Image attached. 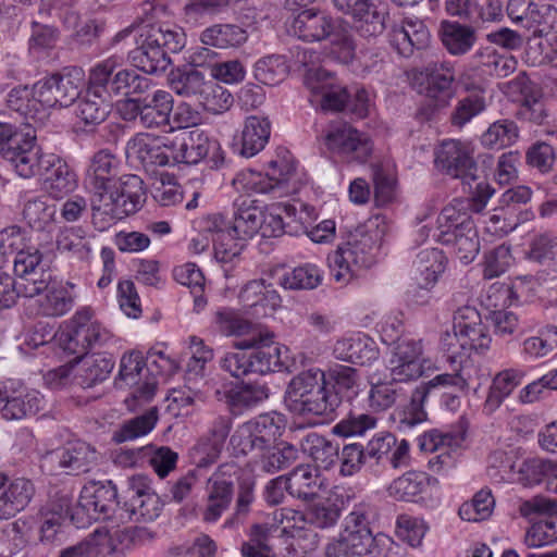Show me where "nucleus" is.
Segmentation results:
<instances>
[{"instance_id":"bf43d9fd","label":"nucleus","mask_w":557,"mask_h":557,"mask_svg":"<svg viewBox=\"0 0 557 557\" xmlns=\"http://www.w3.org/2000/svg\"><path fill=\"white\" fill-rule=\"evenodd\" d=\"M233 496V484L226 481H214L209 488L208 506L203 519L208 522L218 520L225 510Z\"/></svg>"},{"instance_id":"a211bd4d","label":"nucleus","mask_w":557,"mask_h":557,"mask_svg":"<svg viewBox=\"0 0 557 557\" xmlns=\"http://www.w3.org/2000/svg\"><path fill=\"white\" fill-rule=\"evenodd\" d=\"M388 41L399 55L409 58L428 46L430 32L421 20L407 17L392 27Z\"/></svg>"},{"instance_id":"6e6d98bb","label":"nucleus","mask_w":557,"mask_h":557,"mask_svg":"<svg viewBox=\"0 0 557 557\" xmlns=\"http://www.w3.org/2000/svg\"><path fill=\"white\" fill-rule=\"evenodd\" d=\"M119 81L116 97L123 99H139L154 86L152 79L139 74L137 69L123 67Z\"/></svg>"},{"instance_id":"e2e57ef3","label":"nucleus","mask_w":557,"mask_h":557,"mask_svg":"<svg viewBox=\"0 0 557 557\" xmlns=\"http://www.w3.org/2000/svg\"><path fill=\"white\" fill-rule=\"evenodd\" d=\"M376 424L377 419L370 413L349 412L332 428V433L341 437L361 436Z\"/></svg>"},{"instance_id":"cd10ccee","label":"nucleus","mask_w":557,"mask_h":557,"mask_svg":"<svg viewBox=\"0 0 557 557\" xmlns=\"http://www.w3.org/2000/svg\"><path fill=\"white\" fill-rule=\"evenodd\" d=\"M75 102V116L84 125V131L87 133L95 132L97 126L102 124L111 112V103L88 87L85 94L79 95Z\"/></svg>"},{"instance_id":"412c9836","label":"nucleus","mask_w":557,"mask_h":557,"mask_svg":"<svg viewBox=\"0 0 557 557\" xmlns=\"http://www.w3.org/2000/svg\"><path fill=\"white\" fill-rule=\"evenodd\" d=\"M35 495L33 482L25 478L10 481L0 473V520H8L22 511Z\"/></svg>"},{"instance_id":"a878e982","label":"nucleus","mask_w":557,"mask_h":557,"mask_svg":"<svg viewBox=\"0 0 557 557\" xmlns=\"http://www.w3.org/2000/svg\"><path fill=\"white\" fill-rule=\"evenodd\" d=\"M438 242L450 247L456 257L466 264L473 261L480 251L474 222H468L458 230L441 231Z\"/></svg>"},{"instance_id":"e433bc0d","label":"nucleus","mask_w":557,"mask_h":557,"mask_svg":"<svg viewBox=\"0 0 557 557\" xmlns=\"http://www.w3.org/2000/svg\"><path fill=\"white\" fill-rule=\"evenodd\" d=\"M440 32L444 47L454 55L466 54L476 41L475 28L472 24L443 21Z\"/></svg>"},{"instance_id":"69168bd1","label":"nucleus","mask_w":557,"mask_h":557,"mask_svg":"<svg viewBox=\"0 0 557 557\" xmlns=\"http://www.w3.org/2000/svg\"><path fill=\"white\" fill-rule=\"evenodd\" d=\"M486 109V100L484 91L480 89L461 98L451 113L450 121L453 125L462 127L474 116L479 115Z\"/></svg>"},{"instance_id":"dca6fc26","label":"nucleus","mask_w":557,"mask_h":557,"mask_svg":"<svg viewBox=\"0 0 557 557\" xmlns=\"http://www.w3.org/2000/svg\"><path fill=\"white\" fill-rule=\"evenodd\" d=\"M282 305V298L272 284L264 280L246 283V320L250 323H264L273 318Z\"/></svg>"},{"instance_id":"1a4fd4ad","label":"nucleus","mask_w":557,"mask_h":557,"mask_svg":"<svg viewBox=\"0 0 557 557\" xmlns=\"http://www.w3.org/2000/svg\"><path fill=\"white\" fill-rule=\"evenodd\" d=\"M281 349L274 345V333L265 323L246 320V376L264 375L281 368Z\"/></svg>"},{"instance_id":"de8ad7c7","label":"nucleus","mask_w":557,"mask_h":557,"mask_svg":"<svg viewBox=\"0 0 557 557\" xmlns=\"http://www.w3.org/2000/svg\"><path fill=\"white\" fill-rule=\"evenodd\" d=\"M339 537L349 547L352 555L364 556L371 555L377 557L381 555L379 545L385 540H388L386 535L382 533L373 534L372 531H342Z\"/></svg>"},{"instance_id":"20e7f679","label":"nucleus","mask_w":557,"mask_h":557,"mask_svg":"<svg viewBox=\"0 0 557 557\" xmlns=\"http://www.w3.org/2000/svg\"><path fill=\"white\" fill-rule=\"evenodd\" d=\"M146 200L144 181L135 174L121 175L106 193L103 201H92V223L104 230L115 220L136 213Z\"/></svg>"},{"instance_id":"423d86ee","label":"nucleus","mask_w":557,"mask_h":557,"mask_svg":"<svg viewBox=\"0 0 557 557\" xmlns=\"http://www.w3.org/2000/svg\"><path fill=\"white\" fill-rule=\"evenodd\" d=\"M173 102L169 91L158 89L139 99H122L116 109L125 122L136 123L145 128H159L170 124Z\"/></svg>"},{"instance_id":"f704fd0d","label":"nucleus","mask_w":557,"mask_h":557,"mask_svg":"<svg viewBox=\"0 0 557 557\" xmlns=\"http://www.w3.org/2000/svg\"><path fill=\"white\" fill-rule=\"evenodd\" d=\"M230 429L228 422L220 418L210 431V436L198 442L193 455L198 468H207L218 460Z\"/></svg>"},{"instance_id":"ddd939ff","label":"nucleus","mask_w":557,"mask_h":557,"mask_svg":"<svg viewBox=\"0 0 557 557\" xmlns=\"http://www.w3.org/2000/svg\"><path fill=\"white\" fill-rule=\"evenodd\" d=\"M326 148L347 161L364 162L372 151L369 139L348 124L332 125L324 136Z\"/></svg>"},{"instance_id":"393cba45","label":"nucleus","mask_w":557,"mask_h":557,"mask_svg":"<svg viewBox=\"0 0 557 557\" xmlns=\"http://www.w3.org/2000/svg\"><path fill=\"white\" fill-rule=\"evenodd\" d=\"M81 494L83 504L91 507L92 515L102 521L111 519L120 505L117 490L112 481L90 482L82 488Z\"/></svg>"},{"instance_id":"b1692460","label":"nucleus","mask_w":557,"mask_h":557,"mask_svg":"<svg viewBox=\"0 0 557 557\" xmlns=\"http://www.w3.org/2000/svg\"><path fill=\"white\" fill-rule=\"evenodd\" d=\"M251 206L246 208V237L252 238L260 234L263 238L276 237L283 233V218L276 210L280 207L267 209L258 206L257 200L251 201Z\"/></svg>"},{"instance_id":"0eeeda50","label":"nucleus","mask_w":557,"mask_h":557,"mask_svg":"<svg viewBox=\"0 0 557 557\" xmlns=\"http://www.w3.org/2000/svg\"><path fill=\"white\" fill-rule=\"evenodd\" d=\"M85 72L81 66H66L33 85V97L48 108H67L82 94Z\"/></svg>"},{"instance_id":"338daca9","label":"nucleus","mask_w":557,"mask_h":557,"mask_svg":"<svg viewBox=\"0 0 557 557\" xmlns=\"http://www.w3.org/2000/svg\"><path fill=\"white\" fill-rule=\"evenodd\" d=\"M474 57L490 75L496 77H507L517 67V60L512 55H502L491 48L476 51Z\"/></svg>"},{"instance_id":"4d7b16f0","label":"nucleus","mask_w":557,"mask_h":557,"mask_svg":"<svg viewBox=\"0 0 557 557\" xmlns=\"http://www.w3.org/2000/svg\"><path fill=\"white\" fill-rule=\"evenodd\" d=\"M271 134V125L267 117H246V158H250L264 149Z\"/></svg>"},{"instance_id":"a18cd8bd","label":"nucleus","mask_w":557,"mask_h":557,"mask_svg":"<svg viewBox=\"0 0 557 557\" xmlns=\"http://www.w3.org/2000/svg\"><path fill=\"white\" fill-rule=\"evenodd\" d=\"M334 355L339 360L363 366L377 358V350L360 337L344 338L336 342Z\"/></svg>"},{"instance_id":"6ab92c4d","label":"nucleus","mask_w":557,"mask_h":557,"mask_svg":"<svg viewBox=\"0 0 557 557\" xmlns=\"http://www.w3.org/2000/svg\"><path fill=\"white\" fill-rule=\"evenodd\" d=\"M425 79V96L430 99L446 102L451 97V85L455 81L454 65L445 60H430L425 65L414 70Z\"/></svg>"},{"instance_id":"a19ab883","label":"nucleus","mask_w":557,"mask_h":557,"mask_svg":"<svg viewBox=\"0 0 557 557\" xmlns=\"http://www.w3.org/2000/svg\"><path fill=\"white\" fill-rule=\"evenodd\" d=\"M115 360L110 354H95L84 359L78 383L84 388H90L106 381L112 372Z\"/></svg>"},{"instance_id":"f3484780","label":"nucleus","mask_w":557,"mask_h":557,"mask_svg":"<svg viewBox=\"0 0 557 557\" xmlns=\"http://www.w3.org/2000/svg\"><path fill=\"white\" fill-rule=\"evenodd\" d=\"M363 448L368 461L374 465H380L386 459L393 469L409 466V443L406 440L398 442L396 436L389 432L376 433Z\"/></svg>"},{"instance_id":"f03ea898","label":"nucleus","mask_w":557,"mask_h":557,"mask_svg":"<svg viewBox=\"0 0 557 557\" xmlns=\"http://www.w3.org/2000/svg\"><path fill=\"white\" fill-rule=\"evenodd\" d=\"M136 45L129 52L133 65L147 74H157L172 63L170 53H176L185 46V35L169 26L147 24L139 27Z\"/></svg>"},{"instance_id":"f8f14e48","label":"nucleus","mask_w":557,"mask_h":557,"mask_svg":"<svg viewBox=\"0 0 557 557\" xmlns=\"http://www.w3.org/2000/svg\"><path fill=\"white\" fill-rule=\"evenodd\" d=\"M123 508L128 518L136 522L153 521L160 516L163 503L150 486L146 475H134L128 480Z\"/></svg>"},{"instance_id":"c9c22d12","label":"nucleus","mask_w":557,"mask_h":557,"mask_svg":"<svg viewBox=\"0 0 557 557\" xmlns=\"http://www.w3.org/2000/svg\"><path fill=\"white\" fill-rule=\"evenodd\" d=\"M287 492L299 499H312L324 485L319 470L309 465L296 467L287 475Z\"/></svg>"},{"instance_id":"4be33fe9","label":"nucleus","mask_w":557,"mask_h":557,"mask_svg":"<svg viewBox=\"0 0 557 557\" xmlns=\"http://www.w3.org/2000/svg\"><path fill=\"white\" fill-rule=\"evenodd\" d=\"M244 356L239 352H227L221 361V367L228 372L234 381L222 385V393L232 416L238 417L244 412ZM218 394H221L218 391Z\"/></svg>"},{"instance_id":"7c9ffc66","label":"nucleus","mask_w":557,"mask_h":557,"mask_svg":"<svg viewBox=\"0 0 557 557\" xmlns=\"http://www.w3.org/2000/svg\"><path fill=\"white\" fill-rule=\"evenodd\" d=\"M350 16L352 18V28L361 37L369 39L383 34L388 12L377 0H370Z\"/></svg>"},{"instance_id":"5fc2aeb1","label":"nucleus","mask_w":557,"mask_h":557,"mask_svg":"<svg viewBox=\"0 0 557 557\" xmlns=\"http://www.w3.org/2000/svg\"><path fill=\"white\" fill-rule=\"evenodd\" d=\"M157 421L158 409L152 407L145 413L125 421L121 428L114 432L113 440L116 443H123L144 436L154 428Z\"/></svg>"},{"instance_id":"473e14b6","label":"nucleus","mask_w":557,"mask_h":557,"mask_svg":"<svg viewBox=\"0 0 557 557\" xmlns=\"http://www.w3.org/2000/svg\"><path fill=\"white\" fill-rule=\"evenodd\" d=\"M342 400L338 394L331 388H327L325 380L318 385L306 398L300 403H296L293 413L314 414L330 417L341 405Z\"/></svg>"},{"instance_id":"f257e3e1","label":"nucleus","mask_w":557,"mask_h":557,"mask_svg":"<svg viewBox=\"0 0 557 557\" xmlns=\"http://www.w3.org/2000/svg\"><path fill=\"white\" fill-rule=\"evenodd\" d=\"M289 33L304 41L327 40L324 54L331 61L349 64L356 55V42L349 26L326 13L304 10L292 22Z\"/></svg>"},{"instance_id":"4c0bfd02","label":"nucleus","mask_w":557,"mask_h":557,"mask_svg":"<svg viewBox=\"0 0 557 557\" xmlns=\"http://www.w3.org/2000/svg\"><path fill=\"white\" fill-rule=\"evenodd\" d=\"M170 86L173 91L182 97L199 98L208 85L205 75L190 65H183L171 71L169 75Z\"/></svg>"},{"instance_id":"680f3d73","label":"nucleus","mask_w":557,"mask_h":557,"mask_svg":"<svg viewBox=\"0 0 557 557\" xmlns=\"http://www.w3.org/2000/svg\"><path fill=\"white\" fill-rule=\"evenodd\" d=\"M214 256L220 262L240 260L244 245L240 243L237 224L230 226L226 232H221L214 239Z\"/></svg>"},{"instance_id":"13d9d810","label":"nucleus","mask_w":557,"mask_h":557,"mask_svg":"<svg viewBox=\"0 0 557 557\" xmlns=\"http://www.w3.org/2000/svg\"><path fill=\"white\" fill-rule=\"evenodd\" d=\"M495 505L492 492L487 488H482L470 502L463 503L459 508V516L462 520L469 522H479L487 519Z\"/></svg>"},{"instance_id":"4468645a","label":"nucleus","mask_w":557,"mask_h":557,"mask_svg":"<svg viewBox=\"0 0 557 557\" xmlns=\"http://www.w3.org/2000/svg\"><path fill=\"white\" fill-rule=\"evenodd\" d=\"M270 171L263 175L253 170L246 174V189L256 193L280 191V196L287 195L296 189L295 183L290 186L296 175V168L292 160L282 159L270 163Z\"/></svg>"},{"instance_id":"052dcab7","label":"nucleus","mask_w":557,"mask_h":557,"mask_svg":"<svg viewBox=\"0 0 557 557\" xmlns=\"http://www.w3.org/2000/svg\"><path fill=\"white\" fill-rule=\"evenodd\" d=\"M288 73V66L281 55H269L260 59L253 66L255 78L263 85H276Z\"/></svg>"},{"instance_id":"9d476101","label":"nucleus","mask_w":557,"mask_h":557,"mask_svg":"<svg viewBox=\"0 0 557 557\" xmlns=\"http://www.w3.org/2000/svg\"><path fill=\"white\" fill-rule=\"evenodd\" d=\"M435 165L441 172L459 178L465 185L471 186L479 178L472 150L460 140H444L435 150Z\"/></svg>"},{"instance_id":"09e8293b","label":"nucleus","mask_w":557,"mask_h":557,"mask_svg":"<svg viewBox=\"0 0 557 557\" xmlns=\"http://www.w3.org/2000/svg\"><path fill=\"white\" fill-rule=\"evenodd\" d=\"M54 160V154L42 153L41 148L36 144L33 148L26 149L23 154L11 160L10 163L21 177L30 178L36 175L40 176Z\"/></svg>"},{"instance_id":"5701e85b","label":"nucleus","mask_w":557,"mask_h":557,"mask_svg":"<svg viewBox=\"0 0 557 557\" xmlns=\"http://www.w3.org/2000/svg\"><path fill=\"white\" fill-rule=\"evenodd\" d=\"M41 399L34 392L12 386L0 388V412L7 420H21L34 416L40 408Z\"/></svg>"},{"instance_id":"72a5a7b5","label":"nucleus","mask_w":557,"mask_h":557,"mask_svg":"<svg viewBox=\"0 0 557 557\" xmlns=\"http://www.w3.org/2000/svg\"><path fill=\"white\" fill-rule=\"evenodd\" d=\"M344 510V499L326 497L319 499L301 512V521L321 530L334 528Z\"/></svg>"},{"instance_id":"ea45409f","label":"nucleus","mask_w":557,"mask_h":557,"mask_svg":"<svg viewBox=\"0 0 557 557\" xmlns=\"http://www.w3.org/2000/svg\"><path fill=\"white\" fill-rule=\"evenodd\" d=\"M300 448L318 467L325 470L332 468L338 459V445L314 432L301 440Z\"/></svg>"},{"instance_id":"58836bf2","label":"nucleus","mask_w":557,"mask_h":557,"mask_svg":"<svg viewBox=\"0 0 557 557\" xmlns=\"http://www.w3.org/2000/svg\"><path fill=\"white\" fill-rule=\"evenodd\" d=\"M431 478L422 471L410 470L393 480L387 493L396 500L416 502L430 485Z\"/></svg>"},{"instance_id":"2eb2a0df","label":"nucleus","mask_w":557,"mask_h":557,"mask_svg":"<svg viewBox=\"0 0 557 557\" xmlns=\"http://www.w3.org/2000/svg\"><path fill=\"white\" fill-rule=\"evenodd\" d=\"M120 161L109 149L95 152L86 171L85 183L92 191V201H103L106 193L120 177Z\"/></svg>"},{"instance_id":"37998d69","label":"nucleus","mask_w":557,"mask_h":557,"mask_svg":"<svg viewBox=\"0 0 557 557\" xmlns=\"http://www.w3.org/2000/svg\"><path fill=\"white\" fill-rule=\"evenodd\" d=\"M128 156H135L144 166H165L170 164V154L156 140L148 141L145 137L136 136L126 145Z\"/></svg>"},{"instance_id":"39448f33","label":"nucleus","mask_w":557,"mask_h":557,"mask_svg":"<svg viewBox=\"0 0 557 557\" xmlns=\"http://www.w3.org/2000/svg\"><path fill=\"white\" fill-rule=\"evenodd\" d=\"M474 368L470 361H459V368L454 373L438 374L428 383L414 388L409 404L399 411V430H411L418 424L426 421L428 413L424 410V403L431 391L438 386L451 387L456 392H465L469 388Z\"/></svg>"},{"instance_id":"7ed1b4c3","label":"nucleus","mask_w":557,"mask_h":557,"mask_svg":"<svg viewBox=\"0 0 557 557\" xmlns=\"http://www.w3.org/2000/svg\"><path fill=\"white\" fill-rule=\"evenodd\" d=\"M379 248V232L367 225L357 226L349 232L346 242L327 257L333 278L342 285L348 284L357 270L368 269L376 262Z\"/></svg>"},{"instance_id":"49530a36","label":"nucleus","mask_w":557,"mask_h":557,"mask_svg":"<svg viewBox=\"0 0 557 557\" xmlns=\"http://www.w3.org/2000/svg\"><path fill=\"white\" fill-rule=\"evenodd\" d=\"M323 281L322 270L313 263H305L286 272L280 280L281 286L290 290L314 289Z\"/></svg>"},{"instance_id":"bb28decb","label":"nucleus","mask_w":557,"mask_h":557,"mask_svg":"<svg viewBox=\"0 0 557 557\" xmlns=\"http://www.w3.org/2000/svg\"><path fill=\"white\" fill-rule=\"evenodd\" d=\"M40 177L42 180V189L49 197L55 200L67 197L77 187L75 172L58 157H55L53 162H50L49 169L44 170Z\"/></svg>"},{"instance_id":"c03bdc74","label":"nucleus","mask_w":557,"mask_h":557,"mask_svg":"<svg viewBox=\"0 0 557 557\" xmlns=\"http://www.w3.org/2000/svg\"><path fill=\"white\" fill-rule=\"evenodd\" d=\"M325 380L324 372L319 369H309L292 379L285 392V404L292 412L296 403H300L318 385Z\"/></svg>"},{"instance_id":"2f4dec72","label":"nucleus","mask_w":557,"mask_h":557,"mask_svg":"<svg viewBox=\"0 0 557 557\" xmlns=\"http://www.w3.org/2000/svg\"><path fill=\"white\" fill-rule=\"evenodd\" d=\"M282 419L275 412L262 413L246 422V449L269 447L280 435Z\"/></svg>"},{"instance_id":"3c124183","label":"nucleus","mask_w":557,"mask_h":557,"mask_svg":"<svg viewBox=\"0 0 557 557\" xmlns=\"http://www.w3.org/2000/svg\"><path fill=\"white\" fill-rule=\"evenodd\" d=\"M183 154L181 160L186 164H197L203 160L210 152L212 147L216 146V143H212L208 135L200 131L194 129L183 133Z\"/></svg>"},{"instance_id":"8fccbe9b","label":"nucleus","mask_w":557,"mask_h":557,"mask_svg":"<svg viewBox=\"0 0 557 557\" xmlns=\"http://www.w3.org/2000/svg\"><path fill=\"white\" fill-rule=\"evenodd\" d=\"M520 379V373L513 369L499 372L492 382L484 408L490 412L496 410L519 385Z\"/></svg>"},{"instance_id":"c85d7f7f","label":"nucleus","mask_w":557,"mask_h":557,"mask_svg":"<svg viewBox=\"0 0 557 557\" xmlns=\"http://www.w3.org/2000/svg\"><path fill=\"white\" fill-rule=\"evenodd\" d=\"M122 71L123 66L117 58H107L89 70L87 87L102 97H116Z\"/></svg>"},{"instance_id":"79ce46f5","label":"nucleus","mask_w":557,"mask_h":557,"mask_svg":"<svg viewBox=\"0 0 557 557\" xmlns=\"http://www.w3.org/2000/svg\"><path fill=\"white\" fill-rule=\"evenodd\" d=\"M524 25L532 30L533 36H547L557 30V10L547 3L531 2L524 12Z\"/></svg>"},{"instance_id":"aec40b11","label":"nucleus","mask_w":557,"mask_h":557,"mask_svg":"<svg viewBox=\"0 0 557 557\" xmlns=\"http://www.w3.org/2000/svg\"><path fill=\"white\" fill-rule=\"evenodd\" d=\"M246 466L252 472L273 474L294 463L298 458V450L292 444H284L282 448L270 445L269 447L246 449Z\"/></svg>"},{"instance_id":"c756f323","label":"nucleus","mask_w":557,"mask_h":557,"mask_svg":"<svg viewBox=\"0 0 557 557\" xmlns=\"http://www.w3.org/2000/svg\"><path fill=\"white\" fill-rule=\"evenodd\" d=\"M51 456L66 473L75 475L88 472L97 459L96 450L81 441L67 444L64 448L53 451Z\"/></svg>"},{"instance_id":"9b49d317","label":"nucleus","mask_w":557,"mask_h":557,"mask_svg":"<svg viewBox=\"0 0 557 557\" xmlns=\"http://www.w3.org/2000/svg\"><path fill=\"white\" fill-rule=\"evenodd\" d=\"M13 271L23 297L33 298L49 287L51 274L42 264L38 248L26 247L14 257Z\"/></svg>"},{"instance_id":"864d4df0","label":"nucleus","mask_w":557,"mask_h":557,"mask_svg":"<svg viewBox=\"0 0 557 557\" xmlns=\"http://www.w3.org/2000/svg\"><path fill=\"white\" fill-rule=\"evenodd\" d=\"M519 137V128L512 120L503 119L490 125L483 133L481 143L487 148L502 149L513 145Z\"/></svg>"},{"instance_id":"0e129e2a","label":"nucleus","mask_w":557,"mask_h":557,"mask_svg":"<svg viewBox=\"0 0 557 557\" xmlns=\"http://www.w3.org/2000/svg\"><path fill=\"white\" fill-rule=\"evenodd\" d=\"M108 536L107 530L97 529L83 541L63 548L59 557H99Z\"/></svg>"},{"instance_id":"603ef678","label":"nucleus","mask_w":557,"mask_h":557,"mask_svg":"<svg viewBox=\"0 0 557 557\" xmlns=\"http://www.w3.org/2000/svg\"><path fill=\"white\" fill-rule=\"evenodd\" d=\"M556 472V462L540 457L523 460L517 471L518 481L524 486H532L548 482L549 476Z\"/></svg>"},{"instance_id":"6e6552de","label":"nucleus","mask_w":557,"mask_h":557,"mask_svg":"<svg viewBox=\"0 0 557 557\" xmlns=\"http://www.w3.org/2000/svg\"><path fill=\"white\" fill-rule=\"evenodd\" d=\"M91 318V310L84 308L71 319L59 337V345L65 352L81 359L111 339L112 334Z\"/></svg>"},{"instance_id":"774afa93","label":"nucleus","mask_w":557,"mask_h":557,"mask_svg":"<svg viewBox=\"0 0 557 557\" xmlns=\"http://www.w3.org/2000/svg\"><path fill=\"white\" fill-rule=\"evenodd\" d=\"M414 264L424 276L425 284H434L440 274L445 271L446 259L442 250L429 248L421 250L416 258Z\"/></svg>"}]
</instances>
